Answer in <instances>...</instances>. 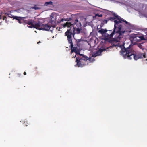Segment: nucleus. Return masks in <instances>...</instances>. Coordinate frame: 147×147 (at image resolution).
<instances>
[{
  "mask_svg": "<svg viewBox=\"0 0 147 147\" xmlns=\"http://www.w3.org/2000/svg\"><path fill=\"white\" fill-rule=\"evenodd\" d=\"M53 3L52 1H50L49 2H46L45 3V6H47L48 5H52Z\"/></svg>",
  "mask_w": 147,
  "mask_h": 147,
  "instance_id": "nucleus-21",
  "label": "nucleus"
},
{
  "mask_svg": "<svg viewBox=\"0 0 147 147\" xmlns=\"http://www.w3.org/2000/svg\"><path fill=\"white\" fill-rule=\"evenodd\" d=\"M52 26L53 28H55V25H53V26Z\"/></svg>",
  "mask_w": 147,
  "mask_h": 147,
  "instance_id": "nucleus-30",
  "label": "nucleus"
},
{
  "mask_svg": "<svg viewBox=\"0 0 147 147\" xmlns=\"http://www.w3.org/2000/svg\"><path fill=\"white\" fill-rule=\"evenodd\" d=\"M24 75H26V72H24Z\"/></svg>",
  "mask_w": 147,
  "mask_h": 147,
  "instance_id": "nucleus-29",
  "label": "nucleus"
},
{
  "mask_svg": "<svg viewBox=\"0 0 147 147\" xmlns=\"http://www.w3.org/2000/svg\"><path fill=\"white\" fill-rule=\"evenodd\" d=\"M21 75L20 74H17V76L18 77H19L21 76Z\"/></svg>",
  "mask_w": 147,
  "mask_h": 147,
  "instance_id": "nucleus-28",
  "label": "nucleus"
},
{
  "mask_svg": "<svg viewBox=\"0 0 147 147\" xmlns=\"http://www.w3.org/2000/svg\"><path fill=\"white\" fill-rule=\"evenodd\" d=\"M42 27V28L41 29L42 30H41L47 31H49L51 28V26L49 25L48 24H43Z\"/></svg>",
  "mask_w": 147,
  "mask_h": 147,
  "instance_id": "nucleus-10",
  "label": "nucleus"
},
{
  "mask_svg": "<svg viewBox=\"0 0 147 147\" xmlns=\"http://www.w3.org/2000/svg\"><path fill=\"white\" fill-rule=\"evenodd\" d=\"M143 43H140V44H137V46L138 47L140 48V49L143 50L144 49V47L143 45H142L143 44Z\"/></svg>",
  "mask_w": 147,
  "mask_h": 147,
  "instance_id": "nucleus-18",
  "label": "nucleus"
},
{
  "mask_svg": "<svg viewBox=\"0 0 147 147\" xmlns=\"http://www.w3.org/2000/svg\"><path fill=\"white\" fill-rule=\"evenodd\" d=\"M81 59H80L79 57L76 58V61L77 63L76 65H77L78 67H83L86 65L87 64H88V63H86L82 61Z\"/></svg>",
  "mask_w": 147,
  "mask_h": 147,
  "instance_id": "nucleus-6",
  "label": "nucleus"
},
{
  "mask_svg": "<svg viewBox=\"0 0 147 147\" xmlns=\"http://www.w3.org/2000/svg\"><path fill=\"white\" fill-rule=\"evenodd\" d=\"M71 28L67 30V31L65 33V36H66L67 38V40L69 43H72V36H74V33L73 32V30H71Z\"/></svg>",
  "mask_w": 147,
  "mask_h": 147,
  "instance_id": "nucleus-5",
  "label": "nucleus"
},
{
  "mask_svg": "<svg viewBox=\"0 0 147 147\" xmlns=\"http://www.w3.org/2000/svg\"><path fill=\"white\" fill-rule=\"evenodd\" d=\"M78 54H79L80 56H82V57H86V55H84L83 54H80V53L79 52H78Z\"/></svg>",
  "mask_w": 147,
  "mask_h": 147,
  "instance_id": "nucleus-25",
  "label": "nucleus"
},
{
  "mask_svg": "<svg viewBox=\"0 0 147 147\" xmlns=\"http://www.w3.org/2000/svg\"><path fill=\"white\" fill-rule=\"evenodd\" d=\"M34 21L32 20L31 19L24 21L25 23L29 25V26H28V27L31 28H34Z\"/></svg>",
  "mask_w": 147,
  "mask_h": 147,
  "instance_id": "nucleus-8",
  "label": "nucleus"
},
{
  "mask_svg": "<svg viewBox=\"0 0 147 147\" xmlns=\"http://www.w3.org/2000/svg\"><path fill=\"white\" fill-rule=\"evenodd\" d=\"M41 43V42L40 41H39L38 42L37 44H38V43L39 44V43Z\"/></svg>",
  "mask_w": 147,
  "mask_h": 147,
  "instance_id": "nucleus-33",
  "label": "nucleus"
},
{
  "mask_svg": "<svg viewBox=\"0 0 147 147\" xmlns=\"http://www.w3.org/2000/svg\"><path fill=\"white\" fill-rule=\"evenodd\" d=\"M82 26L81 23L79 22L77 19H76L73 24L71 22H67L63 24V27H67L68 28H72L74 27H81Z\"/></svg>",
  "mask_w": 147,
  "mask_h": 147,
  "instance_id": "nucleus-3",
  "label": "nucleus"
},
{
  "mask_svg": "<svg viewBox=\"0 0 147 147\" xmlns=\"http://www.w3.org/2000/svg\"><path fill=\"white\" fill-rule=\"evenodd\" d=\"M107 32V30L101 28L100 30H99L98 32V33H100L102 34L103 35L104 34H105Z\"/></svg>",
  "mask_w": 147,
  "mask_h": 147,
  "instance_id": "nucleus-17",
  "label": "nucleus"
},
{
  "mask_svg": "<svg viewBox=\"0 0 147 147\" xmlns=\"http://www.w3.org/2000/svg\"><path fill=\"white\" fill-rule=\"evenodd\" d=\"M107 19L108 21L111 20V21H113L115 20V17H109L107 18Z\"/></svg>",
  "mask_w": 147,
  "mask_h": 147,
  "instance_id": "nucleus-20",
  "label": "nucleus"
},
{
  "mask_svg": "<svg viewBox=\"0 0 147 147\" xmlns=\"http://www.w3.org/2000/svg\"><path fill=\"white\" fill-rule=\"evenodd\" d=\"M115 19H117L118 20H114V24H115V23H116V26L118 27L120 25H122L121 24H119V23H122V21L124 22L126 24L128 25H130V24L127 21L121 18L119 16L117 15H114V17Z\"/></svg>",
  "mask_w": 147,
  "mask_h": 147,
  "instance_id": "nucleus-4",
  "label": "nucleus"
},
{
  "mask_svg": "<svg viewBox=\"0 0 147 147\" xmlns=\"http://www.w3.org/2000/svg\"><path fill=\"white\" fill-rule=\"evenodd\" d=\"M97 56L98 55L97 54H96V52H94L93 53L92 55V57H95Z\"/></svg>",
  "mask_w": 147,
  "mask_h": 147,
  "instance_id": "nucleus-23",
  "label": "nucleus"
},
{
  "mask_svg": "<svg viewBox=\"0 0 147 147\" xmlns=\"http://www.w3.org/2000/svg\"><path fill=\"white\" fill-rule=\"evenodd\" d=\"M71 19V18H69V20H68V18H66V19H64V18H62L61 19H59L57 21V22L58 23H60L62 22H63L64 21H69Z\"/></svg>",
  "mask_w": 147,
  "mask_h": 147,
  "instance_id": "nucleus-16",
  "label": "nucleus"
},
{
  "mask_svg": "<svg viewBox=\"0 0 147 147\" xmlns=\"http://www.w3.org/2000/svg\"><path fill=\"white\" fill-rule=\"evenodd\" d=\"M79 58L81 59L82 60H83L82 61L86 63H87V60H90V58H89L87 56L82 57H79Z\"/></svg>",
  "mask_w": 147,
  "mask_h": 147,
  "instance_id": "nucleus-15",
  "label": "nucleus"
},
{
  "mask_svg": "<svg viewBox=\"0 0 147 147\" xmlns=\"http://www.w3.org/2000/svg\"><path fill=\"white\" fill-rule=\"evenodd\" d=\"M53 19H54V20H55V19L54 18H53V20H53Z\"/></svg>",
  "mask_w": 147,
  "mask_h": 147,
  "instance_id": "nucleus-35",
  "label": "nucleus"
},
{
  "mask_svg": "<svg viewBox=\"0 0 147 147\" xmlns=\"http://www.w3.org/2000/svg\"><path fill=\"white\" fill-rule=\"evenodd\" d=\"M116 23L114 25L113 30H107V32L104 35V39L105 40H108L113 37L115 34L113 39L115 41L119 42L121 39L123 38L124 36L125 31L121 30L123 26L120 25L119 26H116Z\"/></svg>",
  "mask_w": 147,
  "mask_h": 147,
  "instance_id": "nucleus-1",
  "label": "nucleus"
},
{
  "mask_svg": "<svg viewBox=\"0 0 147 147\" xmlns=\"http://www.w3.org/2000/svg\"><path fill=\"white\" fill-rule=\"evenodd\" d=\"M75 57H76V58L77 57H76V55H75V56H74V57H73V58H75Z\"/></svg>",
  "mask_w": 147,
  "mask_h": 147,
  "instance_id": "nucleus-31",
  "label": "nucleus"
},
{
  "mask_svg": "<svg viewBox=\"0 0 147 147\" xmlns=\"http://www.w3.org/2000/svg\"><path fill=\"white\" fill-rule=\"evenodd\" d=\"M42 24L40 21H39L38 22L34 23V28L38 29L39 30H41Z\"/></svg>",
  "mask_w": 147,
  "mask_h": 147,
  "instance_id": "nucleus-9",
  "label": "nucleus"
},
{
  "mask_svg": "<svg viewBox=\"0 0 147 147\" xmlns=\"http://www.w3.org/2000/svg\"><path fill=\"white\" fill-rule=\"evenodd\" d=\"M7 15H8V17L11 18H13V19H14V17H15L16 16H13V15H12V14H9V13L7 14Z\"/></svg>",
  "mask_w": 147,
  "mask_h": 147,
  "instance_id": "nucleus-22",
  "label": "nucleus"
},
{
  "mask_svg": "<svg viewBox=\"0 0 147 147\" xmlns=\"http://www.w3.org/2000/svg\"><path fill=\"white\" fill-rule=\"evenodd\" d=\"M108 21V20H107H107H104L103 21V22L104 23L106 24L107 23Z\"/></svg>",
  "mask_w": 147,
  "mask_h": 147,
  "instance_id": "nucleus-27",
  "label": "nucleus"
},
{
  "mask_svg": "<svg viewBox=\"0 0 147 147\" xmlns=\"http://www.w3.org/2000/svg\"><path fill=\"white\" fill-rule=\"evenodd\" d=\"M102 15H100L99 16V17H102Z\"/></svg>",
  "mask_w": 147,
  "mask_h": 147,
  "instance_id": "nucleus-32",
  "label": "nucleus"
},
{
  "mask_svg": "<svg viewBox=\"0 0 147 147\" xmlns=\"http://www.w3.org/2000/svg\"><path fill=\"white\" fill-rule=\"evenodd\" d=\"M37 69V67H35V69L36 70Z\"/></svg>",
  "mask_w": 147,
  "mask_h": 147,
  "instance_id": "nucleus-34",
  "label": "nucleus"
},
{
  "mask_svg": "<svg viewBox=\"0 0 147 147\" xmlns=\"http://www.w3.org/2000/svg\"><path fill=\"white\" fill-rule=\"evenodd\" d=\"M70 44L71 48V52H74L76 54H78V47H79V45L78 44H76L75 45H73L72 42V43L69 42Z\"/></svg>",
  "mask_w": 147,
  "mask_h": 147,
  "instance_id": "nucleus-7",
  "label": "nucleus"
},
{
  "mask_svg": "<svg viewBox=\"0 0 147 147\" xmlns=\"http://www.w3.org/2000/svg\"><path fill=\"white\" fill-rule=\"evenodd\" d=\"M132 40L134 41V44H135L136 42L140 41V37L138 36L137 34H134L132 36Z\"/></svg>",
  "mask_w": 147,
  "mask_h": 147,
  "instance_id": "nucleus-11",
  "label": "nucleus"
},
{
  "mask_svg": "<svg viewBox=\"0 0 147 147\" xmlns=\"http://www.w3.org/2000/svg\"><path fill=\"white\" fill-rule=\"evenodd\" d=\"M13 17H14V19L18 20V22L20 24H21L22 23V20H23V18H25V17H18L16 16Z\"/></svg>",
  "mask_w": 147,
  "mask_h": 147,
  "instance_id": "nucleus-14",
  "label": "nucleus"
},
{
  "mask_svg": "<svg viewBox=\"0 0 147 147\" xmlns=\"http://www.w3.org/2000/svg\"><path fill=\"white\" fill-rule=\"evenodd\" d=\"M1 23H2V22H0V25H1Z\"/></svg>",
  "mask_w": 147,
  "mask_h": 147,
  "instance_id": "nucleus-36",
  "label": "nucleus"
},
{
  "mask_svg": "<svg viewBox=\"0 0 147 147\" xmlns=\"http://www.w3.org/2000/svg\"><path fill=\"white\" fill-rule=\"evenodd\" d=\"M73 27L74 33V34L75 33L79 34L81 30V27Z\"/></svg>",
  "mask_w": 147,
  "mask_h": 147,
  "instance_id": "nucleus-12",
  "label": "nucleus"
},
{
  "mask_svg": "<svg viewBox=\"0 0 147 147\" xmlns=\"http://www.w3.org/2000/svg\"><path fill=\"white\" fill-rule=\"evenodd\" d=\"M3 18V20H5V22H7V18L6 17H3V16H2L1 13H0V19H1Z\"/></svg>",
  "mask_w": 147,
  "mask_h": 147,
  "instance_id": "nucleus-19",
  "label": "nucleus"
},
{
  "mask_svg": "<svg viewBox=\"0 0 147 147\" xmlns=\"http://www.w3.org/2000/svg\"><path fill=\"white\" fill-rule=\"evenodd\" d=\"M106 49L104 48H100L98 49V50L96 51V54H97L98 56L100 55H101V53L103 51H106Z\"/></svg>",
  "mask_w": 147,
  "mask_h": 147,
  "instance_id": "nucleus-13",
  "label": "nucleus"
},
{
  "mask_svg": "<svg viewBox=\"0 0 147 147\" xmlns=\"http://www.w3.org/2000/svg\"><path fill=\"white\" fill-rule=\"evenodd\" d=\"M51 22L52 24H54L55 23V20H53V17L51 18Z\"/></svg>",
  "mask_w": 147,
  "mask_h": 147,
  "instance_id": "nucleus-26",
  "label": "nucleus"
},
{
  "mask_svg": "<svg viewBox=\"0 0 147 147\" xmlns=\"http://www.w3.org/2000/svg\"><path fill=\"white\" fill-rule=\"evenodd\" d=\"M140 41L141 40H145L144 37L143 36H141L140 37Z\"/></svg>",
  "mask_w": 147,
  "mask_h": 147,
  "instance_id": "nucleus-24",
  "label": "nucleus"
},
{
  "mask_svg": "<svg viewBox=\"0 0 147 147\" xmlns=\"http://www.w3.org/2000/svg\"><path fill=\"white\" fill-rule=\"evenodd\" d=\"M120 51L121 55L125 58L131 59L133 57L134 60H136L139 59L146 58V53L139 52L134 53V51L131 48L130 45L126 48L123 45L122 46Z\"/></svg>",
  "mask_w": 147,
  "mask_h": 147,
  "instance_id": "nucleus-2",
  "label": "nucleus"
}]
</instances>
